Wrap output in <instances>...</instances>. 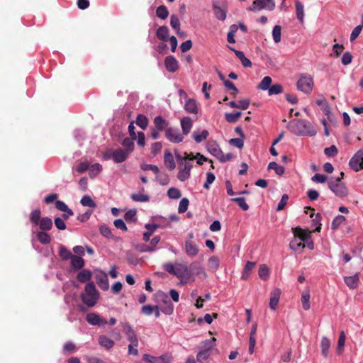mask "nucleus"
<instances>
[{
  "instance_id": "obj_35",
  "label": "nucleus",
  "mask_w": 363,
  "mask_h": 363,
  "mask_svg": "<svg viewBox=\"0 0 363 363\" xmlns=\"http://www.w3.org/2000/svg\"><path fill=\"white\" fill-rule=\"evenodd\" d=\"M102 165L99 163H94L89 166V175L91 179L95 178L99 174L102 172Z\"/></svg>"
},
{
  "instance_id": "obj_29",
  "label": "nucleus",
  "mask_w": 363,
  "mask_h": 363,
  "mask_svg": "<svg viewBox=\"0 0 363 363\" xmlns=\"http://www.w3.org/2000/svg\"><path fill=\"white\" fill-rule=\"evenodd\" d=\"M295 7H296V14L297 19L303 23L304 21V6L303 4L298 0L295 1Z\"/></svg>"
},
{
  "instance_id": "obj_2",
  "label": "nucleus",
  "mask_w": 363,
  "mask_h": 363,
  "mask_svg": "<svg viewBox=\"0 0 363 363\" xmlns=\"http://www.w3.org/2000/svg\"><path fill=\"white\" fill-rule=\"evenodd\" d=\"M288 129L294 135L315 136L317 133L313 125L305 119H297L291 121L287 125Z\"/></svg>"
},
{
  "instance_id": "obj_36",
  "label": "nucleus",
  "mask_w": 363,
  "mask_h": 363,
  "mask_svg": "<svg viewBox=\"0 0 363 363\" xmlns=\"http://www.w3.org/2000/svg\"><path fill=\"white\" fill-rule=\"evenodd\" d=\"M99 344L106 350H110L113 347L114 342L105 335H101L99 337Z\"/></svg>"
},
{
  "instance_id": "obj_11",
  "label": "nucleus",
  "mask_w": 363,
  "mask_h": 363,
  "mask_svg": "<svg viewBox=\"0 0 363 363\" xmlns=\"http://www.w3.org/2000/svg\"><path fill=\"white\" fill-rule=\"evenodd\" d=\"M165 138L172 143H180L183 141L184 135L177 127L169 126L165 133Z\"/></svg>"
},
{
  "instance_id": "obj_15",
  "label": "nucleus",
  "mask_w": 363,
  "mask_h": 363,
  "mask_svg": "<svg viewBox=\"0 0 363 363\" xmlns=\"http://www.w3.org/2000/svg\"><path fill=\"white\" fill-rule=\"evenodd\" d=\"M185 252L189 257H196L199 252V245L193 240H186L184 244Z\"/></svg>"
},
{
  "instance_id": "obj_60",
  "label": "nucleus",
  "mask_w": 363,
  "mask_h": 363,
  "mask_svg": "<svg viewBox=\"0 0 363 363\" xmlns=\"http://www.w3.org/2000/svg\"><path fill=\"white\" fill-rule=\"evenodd\" d=\"M99 232L104 237L106 238H112L113 237L111 230L105 224L99 227Z\"/></svg>"
},
{
  "instance_id": "obj_52",
  "label": "nucleus",
  "mask_w": 363,
  "mask_h": 363,
  "mask_svg": "<svg viewBox=\"0 0 363 363\" xmlns=\"http://www.w3.org/2000/svg\"><path fill=\"white\" fill-rule=\"evenodd\" d=\"M242 113L240 111H237L234 113H225V118L228 123H235L241 116Z\"/></svg>"
},
{
  "instance_id": "obj_9",
  "label": "nucleus",
  "mask_w": 363,
  "mask_h": 363,
  "mask_svg": "<svg viewBox=\"0 0 363 363\" xmlns=\"http://www.w3.org/2000/svg\"><path fill=\"white\" fill-rule=\"evenodd\" d=\"M348 165L352 170L356 172L363 169V148L359 149L353 155Z\"/></svg>"
},
{
  "instance_id": "obj_61",
  "label": "nucleus",
  "mask_w": 363,
  "mask_h": 363,
  "mask_svg": "<svg viewBox=\"0 0 363 363\" xmlns=\"http://www.w3.org/2000/svg\"><path fill=\"white\" fill-rule=\"evenodd\" d=\"M167 196L170 199H178L182 196V194H181V191L178 189H177L175 187H171L167 191Z\"/></svg>"
},
{
  "instance_id": "obj_59",
  "label": "nucleus",
  "mask_w": 363,
  "mask_h": 363,
  "mask_svg": "<svg viewBox=\"0 0 363 363\" xmlns=\"http://www.w3.org/2000/svg\"><path fill=\"white\" fill-rule=\"evenodd\" d=\"M345 220V218L342 215H337L335 216L331 223L332 229H337Z\"/></svg>"
},
{
  "instance_id": "obj_31",
  "label": "nucleus",
  "mask_w": 363,
  "mask_h": 363,
  "mask_svg": "<svg viewBox=\"0 0 363 363\" xmlns=\"http://www.w3.org/2000/svg\"><path fill=\"white\" fill-rule=\"evenodd\" d=\"M71 267L74 269H82L84 266V260L79 256L73 255L70 259Z\"/></svg>"
},
{
  "instance_id": "obj_26",
  "label": "nucleus",
  "mask_w": 363,
  "mask_h": 363,
  "mask_svg": "<svg viewBox=\"0 0 363 363\" xmlns=\"http://www.w3.org/2000/svg\"><path fill=\"white\" fill-rule=\"evenodd\" d=\"M53 223L50 218L49 217H43L38 226L41 230V231H48L50 230L52 228Z\"/></svg>"
},
{
  "instance_id": "obj_55",
  "label": "nucleus",
  "mask_w": 363,
  "mask_h": 363,
  "mask_svg": "<svg viewBox=\"0 0 363 363\" xmlns=\"http://www.w3.org/2000/svg\"><path fill=\"white\" fill-rule=\"evenodd\" d=\"M231 201L238 203V205L243 210L247 211L249 209V206L246 203V200L244 197H235L232 198Z\"/></svg>"
},
{
  "instance_id": "obj_32",
  "label": "nucleus",
  "mask_w": 363,
  "mask_h": 363,
  "mask_svg": "<svg viewBox=\"0 0 363 363\" xmlns=\"http://www.w3.org/2000/svg\"><path fill=\"white\" fill-rule=\"evenodd\" d=\"M157 37L162 41H167L169 38V28L166 26H160L156 32Z\"/></svg>"
},
{
  "instance_id": "obj_16",
  "label": "nucleus",
  "mask_w": 363,
  "mask_h": 363,
  "mask_svg": "<svg viewBox=\"0 0 363 363\" xmlns=\"http://www.w3.org/2000/svg\"><path fill=\"white\" fill-rule=\"evenodd\" d=\"M122 328L123 332L125 333L128 340L130 342H132L135 345L138 344V340L137 338L135 331L127 323H122Z\"/></svg>"
},
{
  "instance_id": "obj_47",
  "label": "nucleus",
  "mask_w": 363,
  "mask_h": 363,
  "mask_svg": "<svg viewBox=\"0 0 363 363\" xmlns=\"http://www.w3.org/2000/svg\"><path fill=\"white\" fill-rule=\"evenodd\" d=\"M268 169H273L275 172V173L279 176L283 175L285 172L284 167L281 165H279L276 162H271L268 164Z\"/></svg>"
},
{
  "instance_id": "obj_5",
  "label": "nucleus",
  "mask_w": 363,
  "mask_h": 363,
  "mask_svg": "<svg viewBox=\"0 0 363 363\" xmlns=\"http://www.w3.org/2000/svg\"><path fill=\"white\" fill-rule=\"evenodd\" d=\"M99 294L94 283L89 282L85 286L84 293L82 294L83 303L88 307L94 306L98 298Z\"/></svg>"
},
{
  "instance_id": "obj_33",
  "label": "nucleus",
  "mask_w": 363,
  "mask_h": 363,
  "mask_svg": "<svg viewBox=\"0 0 363 363\" xmlns=\"http://www.w3.org/2000/svg\"><path fill=\"white\" fill-rule=\"evenodd\" d=\"M321 353L325 358H327L329 354L330 348V341L326 337H323L320 342Z\"/></svg>"
},
{
  "instance_id": "obj_38",
  "label": "nucleus",
  "mask_w": 363,
  "mask_h": 363,
  "mask_svg": "<svg viewBox=\"0 0 363 363\" xmlns=\"http://www.w3.org/2000/svg\"><path fill=\"white\" fill-rule=\"evenodd\" d=\"M91 278V273L89 269H84L82 271H80L77 276V280L81 283L89 281Z\"/></svg>"
},
{
  "instance_id": "obj_62",
  "label": "nucleus",
  "mask_w": 363,
  "mask_h": 363,
  "mask_svg": "<svg viewBox=\"0 0 363 363\" xmlns=\"http://www.w3.org/2000/svg\"><path fill=\"white\" fill-rule=\"evenodd\" d=\"M189 204V201L188 199L182 198L179 202V207H178L179 213H185L188 209Z\"/></svg>"
},
{
  "instance_id": "obj_39",
  "label": "nucleus",
  "mask_w": 363,
  "mask_h": 363,
  "mask_svg": "<svg viewBox=\"0 0 363 363\" xmlns=\"http://www.w3.org/2000/svg\"><path fill=\"white\" fill-rule=\"evenodd\" d=\"M38 240L43 245L49 244L51 241L50 235L45 231H39L36 233Z\"/></svg>"
},
{
  "instance_id": "obj_48",
  "label": "nucleus",
  "mask_w": 363,
  "mask_h": 363,
  "mask_svg": "<svg viewBox=\"0 0 363 363\" xmlns=\"http://www.w3.org/2000/svg\"><path fill=\"white\" fill-rule=\"evenodd\" d=\"M135 140V139H133L132 138H125L123 140L121 144L125 149V150L128 152V154L133 150Z\"/></svg>"
},
{
  "instance_id": "obj_64",
  "label": "nucleus",
  "mask_w": 363,
  "mask_h": 363,
  "mask_svg": "<svg viewBox=\"0 0 363 363\" xmlns=\"http://www.w3.org/2000/svg\"><path fill=\"white\" fill-rule=\"evenodd\" d=\"M321 216L319 213H318L315 218L312 220V225L315 228L314 230L317 232H320L321 230Z\"/></svg>"
},
{
  "instance_id": "obj_30",
  "label": "nucleus",
  "mask_w": 363,
  "mask_h": 363,
  "mask_svg": "<svg viewBox=\"0 0 363 363\" xmlns=\"http://www.w3.org/2000/svg\"><path fill=\"white\" fill-rule=\"evenodd\" d=\"M257 333V325L254 324L252 326L251 331H250V341H249V352L250 354H252L254 352L255 344H256V339H255V334Z\"/></svg>"
},
{
  "instance_id": "obj_28",
  "label": "nucleus",
  "mask_w": 363,
  "mask_h": 363,
  "mask_svg": "<svg viewBox=\"0 0 363 363\" xmlns=\"http://www.w3.org/2000/svg\"><path fill=\"white\" fill-rule=\"evenodd\" d=\"M42 218L40 209L36 208L33 210L30 214V221L31 222L33 227H37Z\"/></svg>"
},
{
  "instance_id": "obj_17",
  "label": "nucleus",
  "mask_w": 363,
  "mask_h": 363,
  "mask_svg": "<svg viewBox=\"0 0 363 363\" xmlns=\"http://www.w3.org/2000/svg\"><path fill=\"white\" fill-rule=\"evenodd\" d=\"M213 11L216 18L221 21H224L227 16V7L223 6H219L216 4H213Z\"/></svg>"
},
{
  "instance_id": "obj_40",
  "label": "nucleus",
  "mask_w": 363,
  "mask_h": 363,
  "mask_svg": "<svg viewBox=\"0 0 363 363\" xmlns=\"http://www.w3.org/2000/svg\"><path fill=\"white\" fill-rule=\"evenodd\" d=\"M310 298H311V295H310L309 291H308V290L303 291L302 293V295H301V303H302L303 308L306 311L308 310L311 307Z\"/></svg>"
},
{
  "instance_id": "obj_22",
  "label": "nucleus",
  "mask_w": 363,
  "mask_h": 363,
  "mask_svg": "<svg viewBox=\"0 0 363 363\" xmlns=\"http://www.w3.org/2000/svg\"><path fill=\"white\" fill-rule=\"evenodd\" d=\"M298 232H301L302 233L303 245L304 247L313 250L314 248V243L310 234L302 228H298Z\"/></svg>"
},
{
  "instance_id": "obj_37",
  "label": "nucleus",
  "mask_w": 363,
  "mask_h": 363,
  "mask_svg": "<svg viewBox=\"0 0 363 363\" xmlns=\"http://www.w3.org/2000/svg\"><path fill=\"white\" fill-rule=\"evenodd\" d=\"M209 135V133L207 130H203L201 133L198 131H194L192 133V138L195 140L196 143H200L203 140H206Z\"/></svg>"
},
{
  "instance_id": "obj_3",
  "label": "nucleus",
  "mask_w": 363,
  "mask_h": 363,
  "mask_svg": "<svg viewBox=\"0 0 363 363\" xmlns=\"http://www.w3.org/2000/svg\"><path fill=\"white\" fill-rule=\"evenodd\" d=\"M216 339L211 337L201 343L200 350L196 355V359L200 363L206 362L210 356L214 354H218V349L216 348Z\"/></svg>"
},
{
  "instance_id": "obj_1",
  "label": "nucleus",
  "mask_w": 363,
  "mask_h": 363,
  "mask_svg": "<svg viewBox=\"0 0 363 363\" xmlns=\"http://www.w3.org/2000/svg\"><path fill=\"white\" fill-rule=\"evenodd\" d=\"M163 269L170 274L179 278L181 280V284H186L189 280L194 281V277L186 264L176 262L174 264L168 262L163 264Z\"/></svg>"
},
{
  "instance_id": "obj_50",
  "label": "nucleus",
  "mask_w": 363,
  "mask_h": 363,
  "mask_svg": "<svg viewBox=\"0 0 363 363\" xmlns=\"http://www.w3.org/2000/svg\"><path fill=\"white\" fill-rule=\"evenodd\" d=\"M345 339H346V336H345L344 331H341V333L339 335L337 346V352L340 354H342V352H343L345 344Z\"/></svg>"
},
{
  "instance_id": "obj_19",
  "label": "nucleus",
  "mask_w": 363,
  "mask_h": 363,
  "mask_svg": "<svg viewBox=\"0 0 363 363\" xmlns=\"http://www.w3.org/2000/svg\"><path fill=\"white\" fill-rule=\"evenodd\" d=\"M164 65L167 70L169 72H175L178 69V61L173 55L166 57Z\"/></svg>"
},
{
  "instance_id": "obj_41",
  "label": "nucleus",
  "mask_w": 363,
  "mask_h": 363,
  "mask_svg": "<svg viewBox=\"0 0 363 363\" xmlns=\"http://www.w3.org/2000/svg\"><path fill=\"white\" fill-rule=\"evenodd\" d=\"M135 123L141 129L145 130L148 126V119L143 114H138Z\"/></svg>"
},
{
  "instance_id": "obj_45",
  "label": "nucleus",
  "mask_w": 363,
  "mask_h": 363,
  "mask_svg": "<svg viewBox=\"0 0 363 363\" xmlns=\"http://www.w3.org/2000/svg\"><path fill=\"white\" fill-rule=\"evenodd\" d=\"M80 203L83 206L95 208L96 206V202L89 195H84L80 200Z\"/></svg>"
},
{
  "instance_id": "obj_14",
  "label": "nucleus",
  "mask_w": 363,
  "mask_h": 363,
  "mask_svg": "<svg viewBox=\"0 0 363 363\" xmlns=\"http://www.w3.org/2000/svg\"><path fill=\"white\" fill-rule=\"evenodd\" d=\"M189 270L191 271L193 277L194 275H196L202 279H204L207 277L204 267L199 262H191L190 264Z\"/></svg>"
},
{
  "instance_id": "obj_27",
  "label": "nucleus",
  "mask_w": 363,
  "mask_h": 363,
  "mask_svg": "<svg viewBox=\"0 0 363 363\" xmlns=\"http://www.w3.org/2000/svg\"><path fill=\"white\" fill-rule=\"evenodd\" d=\"M344 281L346 285L351 289H354L358 286L359 275L355 274L353 276L345 277Z\"/></svg>"
},
{
  "instance_id": "obj_12",
  "label": "nucleus",
  "mask_w": 363,
  "mask_h": 363,
  "mask_svg": "<svg viewBox=\"0 0 363 363\" xmlns=\"http://www.w3.org/2000/svg\"><path fill=\"white\" fill-rule=\"evenodd\" d=\"M298 228H296L294 230V238L290 242L289 247L294 252H301L304 248V246L303 245L302 233L301 232H298Z\"/></svg>"
},
{
  "instance_id": "obj_34",
  "label": "nucleus",
  "mask_w": 363,
  "mask_h": 363,
  "mask_svg": "<svg viewBox=\"0 0 363 363\" xmlns=\"http://www.w3.org/2000/svg\"><path fill=\"white\" fill-rule=\"evenodd\" d=\"M184 109L189 113H197L198 107L196 101L191 99H188L185 103Z\"/></svg>"
},
{
  "instance_id": "obj_56",
  "label": "nucleus",
  "mask_w": 363,
  "mask_h": 363,
  "mask_svg": "<svg viewBox=\"0 0 363 363\" xmlns=\"http://www.w3.org/2000/svg\"><path fill=\"white\" fill-rule=\"evenodd\" d=\"M283 91V86L280 84H275L270 86L268 90V94L269 96L277 95L282 93Z\"/></svg>"
},
{
  "instance_id": "obj_18",
  "label": "nucleus",
  "mask_w": 363,
  "mask_h": 363,
  "mask_svg": "<svg viewBox=\"0 0 363 363\" xmlns=\"http://www.w3.org/2000/svg\"><path fill=\"white\" fill-rule=\"evenodd\" d=\"M128 152L121 148H118L112 152V159L116 163H121L128 157Z\"/></svg>"
},
{
  "instance_id": "obj_10",
  "label": "nucleus",
  "mask_w": 363,
  "mask_h": 363,
  "mask_svg": "<svg viewBox=\"0 0 363 363\" xmlns=\"http://www.w3.org/2000/svg\"><path fill=\"white\" fill-rule=\"evenodd\" d=\"M275 8L274 0H255L252 4L248 8L249 11H255L262 9L272 11Z\"/></svg>"
},
{
  "instance_id": "obj_8",
  "label": "nucleus",
  "mask_w": 363,
  "mask_h": 363,
  "mask_svg": "<svg viewBox=\"0 0 363 363\" xmlns=\"http://www.w3.org/2000/svg\"><path fill=\"white\" fill-rule=\"evenodd\" d=\"M313 84V77L309 74H303L297 81L296 87L298 91L308 94L312 91Z\"/></svg>"
},
{
  "instance_id": "obj_21",
  "label": "nucleus",
  "mask_w": 363,
  "mask_h": 363,
  "mask_svg": "<svg viewBox=\"0 0 363 363\" xmlns=\"http://www.w3.org/2000/svg\"><path fill=\"white\" fill-rule=\"evenodd\" d=\"M164 163L170 171L174 170L176 167L174 156L169 150L164 151Z\"/></svg>"
},
{
  "instance_id": "obj_4",
  "label": "nucleus",
  "mask_w": 363,
  "mask_h": 363,
  "mask_svg": "<svg viewBox=\"0 0 363 363\" xmlns=\"http://www.w3.org/2000/svg\"><path fill=\"white\" fill-rule=\"evenodd\" d=\"M158 303L155 306V316L158 317L161 313L166 315H170L174 310L173 304L169 296L164 292H160L157 295Z\"/></svg>"
},
{
  "instance_id": "obj_49",
  "label": "nucleus",
  "mask_w": 363,
  "mask_h": 363,
  "mask_svg": "<svg viewBox=\"0 0 363 363\" xmlns=\"http://www.w3.org/2000/svg\"><path fill=\"white\" fill-rule=\"evenodd\" d=\"M156 15L158 18L164 20L168 17L169 11L164 5H160L156 9Z\"/></svg>"
},
{
  "instance_id": "obj_43",
  "label": "nucleus",
  "mask_w": 363,
  "mask_h": 363,
  "mask_svg": "<svg viewBox=\"0 0 363 363\" xmlns=\"http://www.w3.org/2000/svg\"><path fill=\"white\" fill-rule=\"evenodd\" d=\"M156 182H157L160 184L162 186H166L169 183V176L166 173H162L159 171L158 173H156Z\"/></svg>"
},
{
  "instance_id": "obj_57",
  "label": "nucleus",
  "mask_w": 363,
  "mask_h": 363,
  "mask_svg": "<svg viewBox=\"0 0 363 363\" xmlns=\"http://www.w3.org/2000/svg\"><path fill=\"white\" fill-rule=\"evenodd\" d=\"M281 28L280 26L277 25L273 28L272 37L274 43H278L281 41Z\"/></svg>"
},
{
  "instance_id": "obj_42",
  "label": "nucleus",
  "mask_w": 363,
  "mask_h": 363,
  "mask_svg": "<svg viewBox=\"0 0 363 363\" xmlns=\"http://www.w3.org/2000/svg\"><path fill=\"white\" fill-rule=\"evenodd\" d=\"M59 255L62 260L70 259L73 256L71 252L62 245L59 246Z\"/></svg>"
},
{
  "instance_id": "obj_54",
  "label": "nucleus",
  "mask_w": 363,
  "mask_h": 363,
  "mask_svg": "<svg viewBox=\"0 0 363 363\" xmlns=\"http://www.w3.org/2000/svg\"><path fill=\"white\" fill-rule=\"evenodd\" d=\"M208 267L213 271H216L220 266V261L217 257H211L208 260Z\"/></svg>"
},
{
  "instance_id": "obj_7",
  "label": "nucleus",
  "mask_w": 363,
  "mask_h": 363,
  "mask_svg": "<svg viewBox=\"0 0 363 363\" xmlns=\"http://www.w3.org/2000/svg\"><path fill=\"white\" fill-rule=\"evenodd\" d=\"M340 177L330 178L328 182V188L337 196L342 198L347 195V189L342 182L344 173H340Z\"/></svg>"
},
{
  "instance_id": "obj_63",
  "label": "nucleus",
  "mask_w": 363,
  "mask_h": 363,
  "mask_svg": "<svg viewBox=\"0 0 363 363\" xmlns=\"http://www.w3.org/2000/svg\"><path fill=\"white\" fill-rule=\"evenodd\" d=\"M170 25L174 30L178 32L180 29V21L177 15H172L170 18Z\"/></svg>"
},
{
  "instance_id": "obj_6",
  "label": "nucleus",
  "mask_w": 363,
  "mask_h": 363,
  "mask_svg": "<svg viewBox=\"0 0 363 363\" xmlns=\"http://www.w3.org/2000/svg\"><path fill=\"white\" fill-rule=\"evenodd\" d=\"M153 127L150 128V135L153 140H157L160 137V133L164 131L169 128V122L163 118L162 116H157L153 119Z\"/></svg>"
},
{
  "instance_id": "obj_23",
  "label": "nucleus",
  "mask_w": 363,
  "mask_h": 363,
  "mask_svg": "<svg viewBox=\"0 0 363 363\" xmlns=\"http://www.w3.org/2000/svg\"><path fill=\"white\" fill-rule=\"evenodd\" d=\"M229 49L233 51L236 55V57L240 60L242 65L244 67H251L252 62L250 60L247 58L242 51L237 50L233 48L229 47Z\"/></svg>"
},
{
  "instance_id": "obj_53",
  "label": "nucleus",
  "mask_w": 363,
  "mask_h": 363,
  "mask_svg": "<svg viewBox=\"0 0 363 363\" xmlns=\"http://www.w3.org/2000/svg\"><path fill=\"white\" fill-rule=\"evenodd\" d=\"M191 175V171L188 169H186V167H183L179 169L178 172V179L181 182H185L186 179H188L190 177Z\"/></svg>"
},
{
  "instance_id": "obj_44",
  "label": "nucleus",
  "mask_w": 363,
  "mask_h": 363,
  "mask_svg": "<svg viewBox=\"0 0 363 363\" xmlns=\"http://www.w3.org/2000/svg\"><path fill=\"white\" fill-rule=\"evenodd\" d=\"M130 198L135 202H147L150 199L149 195L141 193L132 194Z\"/></svg>"
},
{
  "instance_id": "obj_51",
  "label": "nucleus",
  "mask_w": 363,
  "mask_h": 363,
  "mask_svg": "<svg viewBox=\"0 0 363 363\" xmlns=\"http://www.w3.org/2000/svg\"><path fill=\"white\" fill-rule=\"evenodd\" d=\"M124 219L127 222H136L137 221V211L136 209H130L125 213Z\"/></svg>"
},
{
  "instance_id": "obj_20",
  "label": "nucleus",
  "mask_w": 363,
  "mask_h": 363,
  "mask_svg": "<svg viewBox=\"0 0 363 363\" xmlns=\"http://www.w3.org/2000/svg\"><path fill=\"white\" fill-rule=\"evenodd\" d=\"M281 291L279 289H274L270 293L269 307L275 310L279 301Z\"/></svg>"
},
{
  "instance_id": "obj_58",
  "label": "nucleus",
  "mask_w": 363,
  "mask_h": 363,
  "mask_svg": "<svg viewBox=\"0 0 363 363\" xmlns=\"http://www.w3.org/2000/svg\"><path fill=\"white\" fill-rule=\"evenodd\" d=\"M259 277L262 280H266L269 277V272L266 264H262L259 266L258 271Z\"/></svg>"
},
{
  "instance_id": "obj_13",
  "label": "nucleus",
  "mask_w": 363,
  "mask_h": 363,
  "mask_svg": "<svg viewBox=\"0 0 363 363\" xmlns=\"http://www.w3.org/2000/svg\"><path fill=\"white\" fill-rule=\"evenodd\" d=\"M96 282L103 291L109 288L108 279L106 273L101 270H97L95 274Z\"/></svg>"
},
{
  "instance_id": "obj_46",
  "label": "nucleus",
  "mask_w": 363,
  "mask_h": 363,
  "mask_svg": "<svg viewBox=\"0 0 363 363\" xmlns=\"http://www.w3.org/2000/svg\"><path fill=\"white\" fill-rule=\"evenodd\" d=\"M272 78L269 76H266L262 79L260 83L258 84L257 88L263 91L269 90V89L271 86L270 85L272 84Z\"/></svg>"
},
{
  "instance_id": "obj_25",
  "label": "nucleus",
  "mask_w": 363,
  "mask_h": 363,
  "mask_svg": "<svg viewBox=\"0 0 363 363\" xmlns=\"http://www.w3.org/2000/svg\"><path fill=\"white\" fill-rule=\"evenodd\" d=\"M180 124L182 130V134H184V136L188 135L193 125L191 119L188 116L184 117L181 119Z\"/></svg>"
},
{
  "instance_id": "obj_24",
  "label": "nucleus",
  "mask_w": 363,
  "mask_h": 363,
  "mask_svg": "<svg viewBox=\"0 0 363 363\" xmlns=\"http://www.w3.org/2000/svg\"><path fill=\"white\" fill-rule=\"evenodd\" d=\"M206 149L211 155L216 157L218 160L219 157L221 156L222 150L218 144L216 142L208 143L206 145Z\"/></svg>"
}]
</instances>
